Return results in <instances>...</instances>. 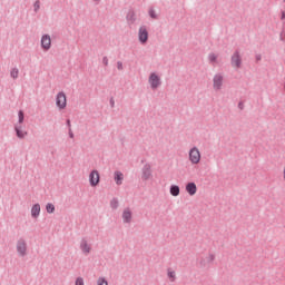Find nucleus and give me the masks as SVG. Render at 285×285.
Segmentation results:
<instances>
[{
    "mask_svg": "<svg viewBox=\"0 0 285 285\" xmlns=\"http://www.w3.org/2000/svg\"><path fill=\"white\" fill-rule=\"evenodd\" d=\"M56 106L59 108V110H63L67 106V99L66 94L63 91H60L56 96Z\"/></svg>",
    "mask_w": 285,
    "mask_h": 285,
    "instance_id": "7ed1b4c3",
    "label": "nucleus"
},
{
    "mask_svg": "<svg viewBox=\"0 0 285 285\" xmlns=\"http://www.w3.org/2000/svg\"><path fill=\"white\" fill-rule=\"evenodd\" d=\"M153 177V167L150 164L146 163L141 168V179L142 181H148Z\"/></svg>",
    "mask_w": 285,
    "mask_h": 285,
    "instance_id": "39448f33",
    "label": "nucleus"
},
{
    "mask_svg": "<svg viewBox=\"0 0 285 285\" xmlns=\"http://www.w3.org/2000/svg\"><path fill=\"white\" fill-rule=\"evenodd\" d=\"M281 19H282V21H284V19H285V11H282Z\"/></svg>",
    "mask_w": 285,
    "mask_h": 285,
    "instance_id": "e433bc0d",
    "label": "nucleus"
},
{
    "mask_svg": "<svg viewBox=\"0 0 285 285\" xmlns=\"http://www.w3.org/2000/svg\"><path fill=\"white\" fill-rule=\"evenodd\" d=\"M122 222L124 224H130L132 222V212L128 207L122 212Z\"/></svg>",
    "mask_w": 285,
    "mask_h": 285,
    "instance_id": "f8f14e48",
    "label": "nucleus"
},
{
    "mask_svg": "<svg viewBox=\"0 0 285 285\" xmlns=\"http://www.w3.org/2000/svg\"><path fill=\"white\" fill-rule=\"evenodd\" d=\"M23 119H26V116L22 110L18 112V124H23Z\"/></svg>",
    "mask_w": 285,
    "mask_h": 285,
    "instance_id": "4be33fe9",
    "label": "nucleus"
},
{
    "mask_svg": "<svg viewBox=\"0 0 285 285\" xmlns=\"http://www.w3.org/2000/svg\"><path fill=\"white\" fill-rule=\"evenodd\" d=\"M284 1V3H285V0H283Z\"/></svg>",
    "mask_w": 285,
    "mask_h": 285,
    "instance_id": "4c0bfd02",
    "label": "nucleus"
},
{
    "mask_svg": "<svg viewBox=\"0 0 285 285\" xmlns=\"http://www.w3.org/2000/svg\"><path fill=\"white\" fill-rule=\"evenodd\" d=\"M114 179H115L117 186H121V184L124 181V174L121 171H115Z\"/></svg>",
    "mask_w": 285,
    "mask_h": 285,
    "instance_id": "dca6fc26",
    "label": "nucleus"
},
{
    "mask_svg": "<svg viewBox=\"0 0 285 285\" xmlns=\"http://www.w3.org/2000/svg\"><path fill=\"white\" fill-rule=\"evenodd\" d=\"M39 215H41V205H39V203H37L31 207V217L33 219H37V217H39Z\"/></svg>",
    "mask_w": 285,
    "mask_h": 285,
    "instance_id": "ddd939ff",
    "label": "nucleus"
},
{
    "mask_svg": "<svg viewBox=\"0 0 285 285\" xmlns=\"http://www.w3.org/2000/svg\"><path fill=\"white\" fill-rule=\"evenodd\" d=\"M148 14L151 19H159L155 9H149Z\"/></svg>",
    "mask_w": 285,
    "mask_h": 285,
    "instance_id": "5701e85b",
    "label": "nucleus"
},
{
    "mask_svg": "<svg viewBox=\"0 0 285 285\" xmlns=\"http://www.w3.org/2000/svg\"><path fill=\"white\" fill-rule=\"evenodd\" d=\"M167 276L169 277V279H171V282H175V279H176L175 272L168 271Z\"/></svg>",
    "mask_w": 285,
    "mask_h": 285,
    "instance_id": "bb28decb",
    "label": "nucleus"
},
{
    "mask_svg": "<svg viewBox=\"0 0 285 285\" xmlns=\"http://www.w3.org/2000/svg\"><path fill=\"white\" fill-rule=\"evenodd\" d=\"M255 59H256V61H262V55H259V53L256 55V56H255Z\"/></svg>",
    "mask_w": 285,
    "mask_h": 285,
    "instance_id": "f704fd0d",
    "label": "nucleus"
},
{
    "mask_svg": "<svg viewBox=\"0 0 285 285\" xmlns=\"http://www.w3.org/2000/svg\"><path fill=\"white\" fill-rule=\"evenodd\" d=\"M169 193L170 195H173V197H179V193H180L179 186L171 185L169 188Z\"/></svg>",
    "mask_w": 285,
    "mask_h": 285,
    "instance_id": "f3484780",
    "label": "nucleus"
},
{
    "mask_svg": "<svg viewBox=\"0 0 285 285\" xmlns=\"http://www.w3.org/2000/svg\"><path fill=\"white\" fill-rule=\"evenodd\" d=\"M208 60H209L210 63H215V61H217V55L209 53L208 55Z\"/></svg>",
    "mask_w": 285,
    "mask_h": 285,
    "instance_id": "393cba45",
    "label": "nucleus"
},
{
    "mask_svg": "<svg viewBox=\"0 0 285 285\" xmlns=\"http://www.w3.org/2000/svg\"><path fill=\"white\" fill-rule=\"evenodd\" d=\"M148 81H149L151 90H157V88L161 86V78L158 75H156L155 72H151L149 75Z\"/></svg>",
    "mask_w": 285,
    "mask_h": 285,
    "instance_id": "f03ea898",
    "label": "nucleus"
},
{
    "mask_svg": "<svg viewBox=\"0 0 285 285\" xmlns=\"http://www.w3.org/2000/svg\"><path fill=\"white\" fill-rule=\"evenodd\" d=\"M69 137L70 139H75V134L72 132V128H69Z\"/></svg>",
    "mask_w": 285,
    "mask_h": 285,
    "instance_id": "7c9ffc66",
    "label": "nucleus"
},
{
    "mask_svg": "<svg viewBox=\"0 0 285 285\" xmlns=\"http://www.w3.org/2000/svg\"><path fill=\"white\" fill-rule=\"evenodd\" d=\"M97 285H108V281L104 277H99L97 281Z\"/></svg>",
    "mask_w": 285,
    "mask_h": 285,
    "instance_id": "a878e982",
    "label": "nucleus"
},
{
    "mask_svg": "<svg viewBox=\"0 0 285 285\" xmlns=\"http://www.w3.org/2000/svg\"><path fill=\"white\" fill-rule=\"evenodd\" d=\"M80 250L83 253V255H90V250H92V247L90 244H88L86 238H81L80 240Z\"/></svg>",
    "mask_w": 285,
    "mask_h": 285,
    "instance_id": "9b49d317",
    "label": "nucleus"
},
{
    "mask_svg": "<svg viewBox=\"0 0 285 285\" xmlns=\"http://www.w3.org/2000/svg\"><path fill=\"white\" fill-rule=\"evenodd\" d=\"M230 63L233 68H242V55H239V50L234 51Z\"/></svg>",
    "mask_w": 285,
    "mask_h": 285,
    "instance_id": "0eeeda50",
    "label": "nucleus"
},
{
    "mask_svg": "<svg viewBox=\"0 0 285 285\" xmlns=\"http://www.w3.org/2000/svg\"><path fill=\"white\" fill-rule=\"evenodd\" d=\"M10 77H12V79H19V69L18 68L11 69Z\"/></svg>",
    "mask_w": 285,
    "mask_h": 285,
    "instance_id": "aec40b11",
    "label": "nucleus"
},
{
    "mask_svg": "<svg viewBox=\"0 0 285 285\" xmlns=\"http://www.w3.org/2000/svg\"><path fill=\"white\" fill-rule=\"evenodd\" d=\"M41 48L45 50H50V48H52V40L50 39V35H43L41 37Z\"/></svg>",
    "mask_w": 285,
    "mask_h": 285,
    "instance_id": "9d476101",
    "label": "nucleus"
},
{
    "mask_svg": "<svg viewBox=\"0 0 285 285\" xmlns=\"http://www.w3.org/2000/svg\"><path fill=\"white\" fill-rule=\"evenodd\" d=\"M222 86H224V76L222 73H216L213 78V88L216 91L222 90Z\"/></svg>",
    "mask_w": 285,
    "mask_h": 285,
    "instance_id": "423d86ee",
    "label": "nucleus"
},
{
    "mask_svg": "<svg viewBox=\"0 0 285 285\" xmlns=\"http://www.w3.org/2000/svg\"><path fill=\"white\" fill-rule=\"evenodd\" d=\"M207 262L210 264L212 262H215V254H209L207 257Z\"/></svg>",
    "mask_w": 285,
    "mask_h": 285,
    "instance_id": "cd10ccee",
    "label": "nucleus"
},
{
    "mask_svg": "<svg viewBox=\"0 0 285 285\" xmlns=\"http://www.w3.org/2000/svg\"><path fill=\"white\" fill-rule=\"evenodd\" d=\"M46 210L49 213V215H52V213H55V205L52 203H48L46 205Z\"/></svg>",
    "mask_w": 285,
    "mask_h": 285,
    "instance_id": "412c9836",
    "label": "nucleus"
},
{
    "mask_svg": "<svg viewBox=\"0 0 285 285\" xmlns=\"http://www.w3.org/2000/svg\"><path fill=\"white\" fill-rule=\"evenodd\" d=\"M76 285H85L83 279L81 277H78L76 279Z\"/></svg>",
    "mask_w": 285,
    "mask_h": 285,
    "instance_id": "c756f323",
    "label": "nucleus"
},
{
    "mask_svg": "<svg viewBox=\"0 0 285 285\" xmlns=\"http://www.w3.org/2000/svg\"><path fill=\"white\" fill-rule=\"evenodd\" d=\"M110 208L112 210H117V208H119V199L118 198H112L110 200Z\"/></svg>",
    "mask_w": 285,
    "mask_h": 285,
    "instance_id": "a211bd4d",
    "label": "nucleus"
},
{
    "mask_svg": "<svg viewBox=\"0 0 285 285\" xmlns=\"http://www.w3.org/2000/svg\"><path fill=\"white\" fill-rule=\"evenodd\" d=\"M19 257H26L28 255V243L24 238H19L16 245Z\"/></svg>",
    "mask_w": 285,
    "mask_h": 285,
    "instance_id": "f257e3e1",
    "label": "nucleus"
},
{
    "mask_svg": "<svg viewBox=\"0 0 285 285\" xmlns=\"http://www.w3.org/2000/svg\"><path fill=\"white\" fill-rule=\"evenodd\" d=\"M109 104L111 108H115V98H110Z\"/></svg>",
    "mask_w": 285,
    "mask_h": 285,
    "instance_id": "473e14b6",
    "label": "nucleus"
},
{
    "mask_svg": "<svg viewBox=\"0 0 285 285\" xmlns=\"http://www.w3.org/2000/svg\"><path fill=\"white\" fill-rule=\"evenodd\" d=\"M117 69L118 70H124V62L122 61L117 62Z\"/></svg>",
    "mask_w": 285,
    "mask_h": 285,
    "instance_id": "c85d7f7f",
    "label": "nucleus"
},
{
    "mask_svg": "<svg viewBox=\"0 0 285 285\" xmlns=\"http://www.w3.org/2000/svg\"><path fill=\"white\" fill-rule=\"evenodd\" d=\"M66 124H67L68 130H70V128H72V125L70 124V119H67Z\"/></svg>",
    "mask_w": 285,
    "mask_h": 285,
    "instance_id": "72a5a7b5",
    "label": "nucleus"
},
{
    "mask_svg": "<svg viewBox=\"0 0 285 285\" xmlns=\"http://www.w3.org/2000/svg\"><path fill=\"white\" fill-rule=\"evenodd\" d=\"M238 108H239V110H244V102H238Z\"/></svg>",
    "mask_w": 285,
    "mask_h": 285,
    "instance_id": "c9c22d12",
    "label": "nucleus"
},
{
    "mask_svg": "<svg viewBox=\"0 0 285 285\" xmlns=\"http://www.w3.org/2000/svg\"><path fill=\"white\" fill-rule=\"evenodd\" d=\"M41 8V1L37 0L35 3H33V10L35 12H39Z\"/></svg>",
    "mask_w": 285,
    "mask_h": 285,
    "instance_id": "b1692460",
    "label": "nucleus"
},
{
    "mask_svg": "<svg viewBox=\"0 0 285 285\" xmlns=\"http://www.w3.org/2000/svg\"><path fill=\"white\" fill-rule=\"evenodd\" d=\"M99 180H100L99 171L97 169L91 170L89 174L90 186L92 187L99 186Z\"/></svg>",
    "mask_w": 285,
    "mask_h": 285,
    "instance_id": "6e6552de",
    "label": "nucleus"
},
{
    "mask_svg": "<svg viewBox=\"0 0 285 285\" xmlns=\"http://www.w3.org/2000/svg\"><path fill=\"white\" fill-rule=\"evenodd\" d=\"M14 131H16V135H17L18 139H24L26 135H28L27 131H23L21 129V125H16L14 126Z\"/></svg>",
    "mask_w": 285,
    "mask_h": 285,
    "instance_id": "2eb2a0df",
    "label": "nucleus"
},
{
    "mask_svg": "<svg viewBox=\"0 0 285 285\" xmlns=\"http://www.w3.org/2000/svg\"><path fill=\"white\" fill-rule=\"evenodd\" d=\"M102 63H104V66H108V57L105 56L102 58Z\"/></svg>",
    "mask_w": 285,
    "mask_h": 285,
    "instance_id": "2f4dec72",
    "label": "nucleus"
},
{
    "mask_svg": "<svg viewBox=\"0 0 285 285\" xmlns=\"http://www.w3.org/2000/svg\"><path fill=\"white\" fill-rule=\"evenodd\" d=\"M189 161H191V164H199V161H202V154L197 147H193L189 150Z\"/></svg>",
    "mask_w": 285,
    "mask_h": 285,
    "instance_id": "20e7f679",
    "label": "nucleus"
},
{
    "mask_svg": "<svg viewBox=\"0 0 285 285\" xmlns=\"http://www.w3.org/2000/svg\"><path fill=\"white\" fill-rule=\"evenodd\" d=\"M186 191L193 197V195L197 194V185L195 183H188L186 185Z\"/></svg>",
    "mask_w": 285,
    "mask_h": 285,
    "instance_id": "4468645a",
    "label": "nucleus"
},
{
    "mask_svg": "<svg viewBox=\"0 0 285 285\" xmlns=\"http://www.w3.org/2000/svg\"><path fill=\"white\" fill-rule=\"evenodd\" d=\"M138 39L140 43H148V29L146 27H140L138 31Z\"/></svg>",
    "mask_w": 285,
    "mask_h": 285,
    "instance_id": "1a4fd4ad",
    "label": "nucleus"
},
{
    "mask_svg": "<svg viewBox=\"0 0 285 285\" xmlns=\"http://www.w3.org/2000/svg\"><path fill=\"white\" fill-rule=\"evenodd\" d=\"M127 21H130L131 23H135V21H137V17L135 16V11H129L127 13Z\"/></svg>",
    "mask_w": 285,
    "mask_h": 285,
    "instance_id": "6ab92c4d",
    "label": "nucleus"
}]
</instances>
